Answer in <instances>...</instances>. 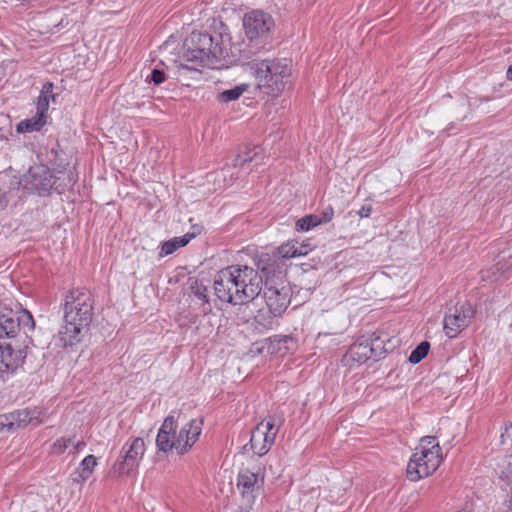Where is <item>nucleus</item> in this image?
<instances>
[{
	"label": "nucleus",
	"mask_w": 512,
	"mask_h": 512,
	"mask_svg": "<svg viewBox=\"0 0 512 512\" xmlns=\"http://www.w3.org/2000/svg\"><path fill=\"white\" fill-rule=\"evenodd\" d=\"M430 350V343L428 341H423L418 344V362L424 359Z\"/></svg>",
	"instance_id": "nucleus-36"
},
{
	"label": "nucleus",
	"mask_w": 512,
	"mask_h": 512,
	"mask_svg": "<svg viewBox=\"0 0 512 512\" xmlns=\"http://www.w3.org/2000/svg\"><path fill=\"white\" fill-rule=\"evenodd\" d=\"M17 318L20 322V330L23 329V335H20L19 337H22V340H24L25 336H28L27 332L34 329L35 322L32 314L27 310H23L20 315H17Z\"/></svg>",
	"instance_id": "nucleus-30"
},
{
	"label": "nucleus",
	"mask_w": 512,
	"mask_h": 512,
	"mask_svg": "<svg viewBox=\"0 0 512 512\" xmlns=\"http://www.w3.org/2000/svg\"><path fill=\"white\" fill-rule=\"evenodd\" d=\"M32 339L25 336V339H11L0 342V373H13L24 362L27 349Z\"/></svg>",
	"instance_id": "nucleus-10"
},
{
	"label": "nucleus",
	"mask_w": 512,
	"mask_h": 512,
	"mask_svg": "<svg viewBox=\"0 0 512 512\" xmlns=\"http://www.w3.org/2000/svg\"><path fill=\"white\" fill-rule=\"evenodd\" d=\"M306 254L307 247L304 245L299 246L298 242H288L277 248V255L280 259L295 258Z\"/></svg>",
	"instance_id": "nucleus-27"
},
{
	"label": "nucleus",
	"mask_w": 512,
	"mask_h": 512,
	"mask_svg": "<svg viewBox=\"0 0 512 512\" xmlns=\"http://www.w3.org/2000/svg\"><path fill=\"white\" fill-rule=\"evenodd\" d=\"M247 67L267 95L278 96L291 84L292 65L287 59L253 60Z\"/></svg>",
	"instance_id": "nucleus-3"
},
{
	"label": "nucleus",
	"mask_w": 512,
	"mask_h": 512,
	"mask_svg": "<svg viewBox=\"0 0 512 512\" xmlns=\"http://www.w3.org/2000/svg\"><path fill=\"white\" fill-rule=\"evenodd\" d=\"M202 420L192 419L174 434L176 451L179 455L187 453L197 442L202 431Z\"/></svg>",
	"instance_id": "nucleus-15"
},
{
	"label": "nucleus",
	"mask_w": 512,
	"mask_h": 512,
	"mask_svg": "<svg viewBox=\"0 0 512 512\" xmlns=\"http://www.w3.org/2000/svg\"><path fill=\"white\" fill-rule=\"evenodd\" d=\"M200 233V229L197 232L187 233L180 237H174L168 241H165L161 247V256H166L174 253L177 249L186 246L191 239L196 237Z\"/></svg>",
	"instance_id": "nucleus-24"
},
{
	"label": "nucleus",
	"mask_w": 512,
	"mask_h": 512,
	"mask_svg": "<svg viewBox=\"0 0 512 512\" xmlns=\"http://www.w3.org/2000/svg\"><path fill=\"white\" fill-rule=\"evenodd\" d=\"M272 16L262 10H252L243 17V27L250 42H255L258 49H261L271 38V31L274 28Z\"/></svg>",
	"instance_id": "nucleus-8"
},
{
	"label": "nucleus",
	"mask_w": 512,
	"mask_h": 512,
	"mask_svg": "<svg viewBox=\"0 0 512 512\" xmlns=\"http://www.w3.org/2000/svg\"><path fill=\"white\" fill-rule=\"evenodd\" d=\"M372 207L371 206H362L358 211V215L361 218H368L371 215Z\"/></svg>",
	"instance_id": "nucleus-39"
},
{
	"label": "nucleus",
	"mask_w": 512,
	"mask_h": 512,
	"mask_svg": "<svg viewBox=\"0 0 512 512\" xmlns=\"http://www.w3.org/2000/svg\"><path fill=\"white\" fill-rule=\"evenodd\" d=\"M495 471L500 481L512 487V455L502 458Z\"/></svg>",
	"instance_id": "nucleus-28"
},
{
	"label": "nucleus",
	"mask_w": 512,
	"mask_h": 512,
	"mask_svg": "<svg viewBox=\"0 0 512 512\" xmlns=\"http://www.w3.org/2000/svg\"><path fill=\"white\" fill-rule=\"evenodd\" d=\"M264 485V472L259 467L256 471L249 468H243L237 476V489L242 499L248 506H251L256 498L257 492Z\"/></svg>",
	"instance_id": "nucleus-13"
},
{
	"label": "nucleus",
	"mask_w": 512,
	"mask_h": 512,
	"mask_svg": "<svg viewBox=\"0 0 512 512\" xmlns=\"http://www.w3.org/2000/svg\"><path fill=\"white\" fill-rule=\"evenodd\" d=\"M38 412L32 409H22L17 410L10 414V418L13 421V425H17V427H25L28 424H33L35 426L41 423V420L38 418Z\"/></svg>",
	"instance_id": "nucleus-22"
},
{
	"label": "nucleus",
	"mask_w": 512,
	"mask_h": 512,
	"mask_svg": "<svg viewBox=\"0 0 512 512\" xmlns=\"http://www.w3.org/2000/svg\"><path fill=\"white\" fill-rule=\"evenodd\" d=\"M441 448L434 436H424L418 443V479L428 477L437 470L441 462Z\"/></svg>",
	"instance_id": "nucleus-12"
},
{
	"label": "nucleus",
	"mask_w": 512,
	"mask_h": 512,
	"mask_svg": "<svg viewBox=\"0 0 512 512\" xmlns=\"http://www.w3.org/2000/svg\"><path fill=\"white\" fill-rule=\"evenodd\" d=\"M408 360L410 363L416 364V348L411 351Z\"/></svg>",
	"instance_id": "nucleus-42"
},
{
	"label": "nucleus",
	"mask_w": 512,
	"mask_h": 512,
	"mask_svg": "<svg viewBox=\"0 0 512 512\" xmlns=\"http://www.w3.org/2000/svg\"><path fill=\"white\" fill-rule=\"evenodd\" d=\"M399 343V339L388 337L387 334L373 333L369 337L362 336L350 345L341 362L343 365L353 367L370 359L378 361L387 353L392 352Z\"/></svg>",
	"instance_id": "nucleus-4"
},
{
	"label": "nucleus",
	"mask_w": 512,
	"mask_h": 512,
	"mask_svg": "<svg viewBox=\"0 0 512 512\" xmlns=\"http://www.w3.org/2000/svg\"><path fill=\"white\" fill-rule=\"evenodd\" d=\"M280 316L276 315L270 308L260 309L254 316L255 328L260 332L271 330L276 323V318Z\"/></svg>",
	"instance_id": "nucleus-23"
},
{
	"label": "nucleus",
	"mask_w": 512,
	"mask_h": 512,
	"mask_svg": "<svg viewBox=\"0 0 512 512\" xmlns=\"http://www.w3.org/2000/svg\"><path fill=\"white\" fill-rule=\"evenodd\" d=\"M262 286V275L247 265H230L221 269L214 278L216 297L232 305L253 301L261 293Z\"/></svg>",
	"instance_id": "nucleus-1"
},
{
	"label": "nucleus",
	"mask_w": 512,
	"mask_h": 512,
	"mask_svg": "<svg viewBox=\"0 0 512 512\" xmlns=\"http://www.w3.org/2000/svg\"><path fill=\"white\" fill-rule=\"evenodd\" d=\"M73 439L71 437H61L57 439L51 446V452L56 455L63 454L71 445Z\"/></svg>",
	"instance_id": "nucleus-32"
},
{
	"label": "nucleus",
	"mask_w": 512,
	"mask_h": 512,
	"mask_svg": "<svg viewBox=\"0 0 512 512\" xmlns=\"http://www.w3.org/2000/svg\"><path fill=\"white\" fill-rule=\"evenodd\" d=\"M407 477L411 481H416V453L410 456L407 466Z\"/></svg>",
	"instance_id": "nucleus-34"
},
{
	"label": "nucleus",
	"mask_w": 512,
	"mask_h": 512,
	"mask_svg": "<svg viewBox=\"0 0 512 512\" xmlns=\"http://www.w3.org/2000/svg\"><path fill=\"white\" fill-rule=\"evenodd\" d=\"M334 216V210L332 206H327L324 208L320 215H317L318 220H321V224L328 223L332 220Z\"/></svg>",
	"instance_id": "nucleus-35"
},
{
	"label": "nucleus",
	"mask_w": 512,
	"mask_h": 512,
	"mask_svg": "<svg viewBox=\"0 0 512 512\" xmlns=\"http://www.w3.org/2000/svg\"><path fill=\"white\" fill-rule=\"evenodd\" d=\"M264 299L268 308L275 312L276 315H282L288 308L292 290L285 278L278 280L263 281Z\"/></svg>",
	"instance_id": "nucleus-11"
},
{
	"label": "nucleus",
	"mask_w": 512,
	"mask_h": 512,
	"mask_svg": "<svg viewBox=\"0 0 512 512\" xmlns=\"http://www.w3.org/2000/svg\"><path fill=\"white\" fill-rule=\"evenodd\" d=\"M8 205V199L6 194L0 190V211L5 209V207Z\"/></svg>",
	"instance_id": "nucleus-40"
},
{
	"label": "nucleus",
	"mask_w": 512,
	"mask_h": 512,
	"mask_svg": "<svg viewBox=\"0 0 512 512\" xmlns=\"http://www.w3.org/2000/svg\"><path fill=\"white\" fill-rule=\"evenodd\" d=\"M73 447L75 449L76 452L82 450L85 446H86V443L82 440H79L77 441L76 443L73 442Z\"/></svg>",
	"instance_id": "nucleus-41"
},
{
	"label": "nucleus",
	"mask_w": 512,
	"mask_h": 512,
	"mask_svg": "<svg viewBox=\"0 0 512 512\" xmlns=\"http://www.w3.org/2000/svg\"><path fill=\"white\" fill-rule=\"evenodd\" d=\"M508 509H509V512H512V486H511V494H510V497H509V500H508Z\"/></svg>",
	"instance_id": "nucleus-44"
},
{
	"label": "nucleus",
	"mask_w": 512,
	"mask_h": 512,
	"mask_svg": "<svg viewBox=\"0 0 512 512\" xmlns=\"http://www.w3.org/2000/svg\"><path fill=\"white\" fill-rule=\"evenodd\" d=\"M267 342V352L274 353H282L285 354L288 351L294 349L296 345V340L290 335H275L266 339Z\"/></svg>",
	"instance_id": "nucleus-20"
},
{
	"label": "nucleus",
	"mask_w": 512,
	"mask_h": 512,
	"mask_svg": "<svg viewBox=\"0 0 512 512\" xmlns=\"http://www.w3.org/2000/svg\"><path fill=\"white\" fill-rule=\"evenodd\" d=\"M474 311L468 303H458L450 308L444 318V329L450 338L455 337L462 329L468 326Z\"/></svg>",
	"instance_id": "nucleus-14"
},
{
	"label": "nucleus",
	"mask_w": 512,
	"mask_h": 512,
	"mask_svg": "<svg viewBox=\"0 0 512 512\" xmlns=\"http://www.w3.org/2000/svg\"><path fill=\"white\" fill-rule=\"evenodd\" d=\"M20 332V322L17 315L12 311L0 312V342L18 339Z\"/></svg>",
	"instance_id": "nucleus-19"
},
{
	"label": "nucleus",
	"mask_w": 512,
	"mask_h": 512,
	"mask_svg": "<svg viewBox=\"0 0 512 512\" xmlns=\"http://www.w3.org/2000/svg\"><path fill=\"white\" fill-rule=\"evenodd\" d=\"M97 464V459L94 455L86 456L73 473L72 480L74 483L82 484L84 483L93 473L94 468Z\"/></svg>",
	"instance_id": "nucleus-21"
},
{
	"label": "nucleus",
	"mask_w": 512,
	"mask_h": 512,
	"mask_svg": "<svg viewBox=\"0 0 512 512\" xmlns=\"http://www.w3.org/2000/svg\"><path fill=\"white\" fill-rule=\"evenodd\" d=\"M321 224V220H318L316 214L305 215L296 222L297 231H308Z\"/></svg>",
	"instance_id": "nucleus-31"
},
{
	"label": "nucleus",
	"mask_w": 512,
	"mask_h": 512,
	"mask_svg": "<svg viewBox=\"0 0 512 512\" xmlns=\"http://www.w3.org/2000/svg\"><path fill=\"white\" fill-rule=\"evenodd\" d=\"M176 429L177 420L172 415L167 416L164 419L156 437V446L159 451L167 453L173 449L176 450V444L174 441Z\"/></svg>",
	"instance_id": "nucleus-18"
},
{
	"label": "nucleus",
	"mask_w": 512,
	"mask_h": 512,
	"mask_svg": "<svg viewBox=\"0 0 512 512\" xmlns=\"http://www.w3.org/2000/svg\"><path fill=\"white\" fill-rule=\"evenodd\" d=\"M46 123L47 119L36 113L33 117L20 121L16 126V131L18 133L38 132Z\"/></svg>",
	"instance_id": "nucleus-25"
},
{
	"label": "nucleus",
	"mask_w": 512,
	"mask_h": 512,
	"mask_svg": "<svg viewBox=\"0 0 512 512\" xmlns=\"http://www.w3.org/2000/svg\"><path fill=\"white\" fill-rule=\"evenodd\" d=\"M52 90L53 84L51 82L45 83L41 89L36 103V113L41 114V116L46 119L48 118L47 112L49 109L50 97H53Z\"/></svg>",
	"instance_id": "nucleus-26"
},
{
	"label": "nucleus",
	"mask_w": 512,
	"mask_h": 512,
	"mask_svg": "<svg viewBox=\"0 0 512 512\" xmlns=\"http://www.w3.org/2000/svg\"><path fill=\"white\" fill-rule=\"evenodd\" d=\"M188 297L198 305L204 314L211 312L209 289L204 283L195 278L189 277L186 283Z\"/></svg>",
	"instance_id": "nucleus-17"
},
{
	"label": "nucleus",
	"mask_w": 512,
	"mask_h": 512,
	"mask_svg": "<svg viewBox=\"0 0 512 512\" xmlns=\"http://www.w3.org/2000/svg\"><path fill=\"white\" fill-rule=\"evenodd\" d=\"M220 36H212L207 32H192L184 42V59L191 63L188 69L214 66L222 57L223 51L219 43Z\"/></svg>",
	"instance_id": "nucleus-5"
},
{
	"label": "nucleus",
	"mask_w": 512,
	"mask_h": 512,
	"mask_svg": "<svg viewBox=\"0 0 512 512\" xmlns=\"http://www.w3.org/2000/svg\"><path fill=\"white\" fill-rule=\"evenodd\" d=\"M167 76L164 70L154 68L150 75L146 77V81L149 83H153L154 85H160L166 80Z\"/></svg>",
	"instance_id": "nucleus-33"
},
{
	"label": "nucleus",
	"mask_w": 512,
	"mask_h": 512,
	"mask_svg": "<svg viewBox=\"0 0 512 512\" xmlns=\"http://www.w3.org/2000/svg\"><path fill=\"white\" fill-rule=\"evenodd\" d=\"M283 261L279 258L277 253L269 254V253H261L258 256L256 266L257 271L263 274L264 281L278 280L279 278H285L283 274Z\"/></svg>",
	"instance_id": "nucleus-16"
},
{
	"label": "nucleus",
	"mask_w": 512,
	"mask_h": 512,
	"mask_svg": "<svg viewBox=\"0 0 512 512\" xmlns=\"http://www.w3.org/2000/svg\"><path fill=\"white\" fill-rule=\"evenodd\" d=\"M281 423L282 419L273 415L257 424L250 437V446L255 454L263 456L270 450Z\"/></svg>",
	"instance_id": "nucleus-9"
},
{
	"label": "nucleus",
	"mask_w": 512,
	"mask_h": 512,
	"mask_svg": "<svg viewBox=\"0 0 512 512\" xmlns=\"http://www.w3.org/2000/svg\"><path fill=\"white\" fill-rule=\"evenodd\" d=\"M13 426V421L10 418V415H0V431L5 428L11 429Z\"/></svg>",
	"instance_id": "nucleus-37"
},
{
	"label": "nucleus",
	"mask_w": 512,
	"mask_h": 512,
	"mask_svg": "<svg viewBox=\"0 0 512 512\" xmlns=\"http://www.w3.org/2000/svg\"><path fill=\"white\" fill-rule=\"evenodd\" d=\"M251 157H245L242 155H237L235 159L233 160V167L243 166L246 162H250Z\"/></svg>",
	"instance_id": "nucleus-38"
},
{
	"label": "nucleus",
	"mask_w": 512,
	"mask_h": 512,
	"mask_svg": "<svg viewBox=\"0 0 512 512\" xmlns=\"http://www.w3.org/2000/svg\"><path fill=\"white\" fill-rule=\"evenodd\" d=\"M94 299L84 288L69 291L64 302V326L59 331L64 347L81 341L82 331L88 329L93 318Z\"/></svg>",
	"instance_id": "nucleus-2"
},
{
	"label": "nucleus",
	"mask_w": 512,
	"mask_h": 512,
	"mask_svg": "<svg viewBox=\"0 0 512 512\" xmlns=\"http://www.w3.org/2000/svg\"><path fill=\"white\" fill-rule=\"evenodd\" d=\"M506 77H507L508 80L512 81V64L507 69Z\"/></svg>",
	"instance_id": "nucleus-43"
},
{
	"label": "nucleus",
	"mask_w": 512,
	"mask_h": 512,
	"mask_svg": "<svg viewBox=\"0 0 512 512\" xmlns=\"http://www.w3.org/2000/svg\"><path fill=\"white\" fill-rule=\"evenodd\" d=\"M249 88L248 84H240L235 86L232 89L224 90L223 92L219 93L217 96V100L220 103H229L232 101H236L239 99L244 92H246Z\"/></svg>",
	"instance_id": "nucleus-29"
},
{
	"label": "nucleus",
	"mask_w": 512,
	"mask_h": 512,
	"mask_svg": "<svg viewBox=\"0 0 512 512\" xmlns=\"http://www.w3.org/2000/svg\"><path fill=\"white\" fill-rule=\"evenodd\" d=\"M144 453L145 442L142 438L136 437L127 441L110 470L111 477L119 478L132 475L137 470Z\"/></svg>",
	"instance_id": "nucleus-7"
},
{
	"label": "nucleus",
	"mask_w": 512,
	"mask_h": 512,
	"mask_svg": "<svg viewBox=\"0 0 512 512\" xmlns=\"http://www.w3.org/2000/svg\"><path fill=\"white\" fill-rule=\"evenodd\" d=\"M67 183L64 184V187L61 188L58 181L61 177H55L48 167L44 165H37L31 167L24 176V188L32 193H37L38 195H47L52 188L58 191V193H62L64 188L72 187L75 183L74 178L71 175H67Z\"/></svg>",
	"instance_id": "nucleus-6"
}]
</instances>
